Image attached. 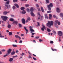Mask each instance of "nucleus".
<instances>
[{"instance_id": "2", "label": "nucleus", "mask_w": 63, "mask_h": 63, "mask_svg": "<svg viewBox=\"0 0 63 63\" xmlns=\"http://www.w3.org/2000/svg\"><path fill=\"white\" fill-rule=\"evenodd\" d=\"M30 11L31 12V15L32 16H34L35 15L33 12V11H34V8L32 7L30 9Z\"/></svg>"}, {"instance_id": "13", "label": "nucleus", "mask_w": 63, "mask_h": 63, "mask_svg": "<svg viewBox=\"0 0 63 63\" xmlns=\"http://www.w3.org/2000/svg\"><path fill=\"white\" fill-rule=\"evenodd\" d=\"M17 22L16 21H14L13 22V24H17Z\"/></svg>"}, {"instance_id": "3", "label": "nucleus", "mask_w": 63, "mask_h": 63, "mask_svg": "<svg viewBox=\"0 0 63 63\" xmlns=\"http://www.w3.org/2000/svg\"><path fill=\"white\" fill-rule=\"evenodd\" d=\"M51 7H53V5H52V3H51L49 5H48L47 6V7L48 9V10L50 11L51 10Z\"/></svg>"}, {"instance_id": "31", "label": "nucleus", "mask_w": 63, "mask_h": 63, "mask_svg": "<svg viewBox=\"0 0 63 63\" xmlns=\"http://www.w3.org/2000/svg\"><path fill=\"white\" fill-rule=\"evenodd\" d=\"M10 20L11 21H13L14 20L13 19V18H10Z\"/></svg>"}, {"instance_id": "22", "label": "nucleus", "mask_w": 63, "mask_h": 63, "mask_svg": "<svg viewBox=\"0 0 63 63\" xmlns=\"http://www.w3.org/2000/svg\"><path fill=\"white\" fill-rule=\"evenodd\" d=\"M45 17L46 18L48 19V17L47 16V14H46L45 15Z\"/></svg>"}, {"instance_id": "18", "label": "nucleus", "mask_w": 63, "mask_h": 63, "mask_svg": "<svg viewBox=\"0 0 63 63\" xmlns=\"http://www.w3.org/2000/svg\"><path fill=\"white\" fill-rule=\"evenodd\" d=\"M2 35L1 33V32H0V38H4V36H2V35Z\"/></svg>"}, {"instance_id": "44", "label": "nucleus", "mask_w": 63, "mask_h": 63, "mask_svg": "<svg viewBox=\"0 0 63 63\" xmlns=\"http://www.w3.org/2000/svg\"><path fill=\"white\" fill-rule=\"evenodd\" d=\"M1 51L2 52H4V51H6V50H5L4 49H3L2 50H1Z\"/></svg>"}, {"instance_id": "16", "label": "nucleus", "mask_w": 63, "mask_h": 63, "mask_svg": "<svg viewBox=\"0 0 63 63\" xmlns=\"http://www.w3.org/2000/svg\"><path fill=\"white\" fill-rule=\"evenodd\" d=\"M60 15L61 17H63V13H60Z\"/></svg>"}, {"instance_id": "21", "label": "nucleus", "mask_w": 63, "mask_h": 63, "mask_svg": "<svg viewBox=\"0 0 63 63\" xmlns=\"http://www.w3.org/2000/svg\"><path fill=\"white\" fill-rule=\"evenodd\" d=\"M22 13L23 14H26V12L24 10H23L22 12Z\"/></svg>"}, {"instance_id": "38", "label": "nucleus", "mask_w": 63, "mask_h": 63, "mask_svg": "<svg viewBox=\"0 0 63 63\" xmlns=\"http://www.w3.org/2000/svg\"><path fill=\"white\" fill-rule=\"evenodd\" d=\"M27 19L28 20H30V18L29 17H28L27 18Z\"/></svg>"}, {"instance_id": "54", "label": "nucleus", "mask_w": 63, "mask_h": 63, "mask_svg": "<svg viewBox=\"0 0 63 63\" xmlns=\"http://www.w3.org/2000/svg\"><path fill=\"white\" fill-rule=\"evenodd\" d=\"M37 23L38 24V26H40V23L39 22H37Z\"/></svg>"}, {"instance_id": "45", "label": "nucleus", "mask_w": 63, "mask_h": 63, "mask_svg": "<svg viewBox=\"0 0 63 63\" xmlns=\"http://www.w3.org/2000/svg\"><path fill=\"white\" fill-rule=\"evenodd\" d=\"M36 6L37 7V8H38L39 7V5L37 4H36Z\"/></svg>"}, {"instance_id": "46", "label": "nucleus", "mask_w": 63, "mask_h": 63, "mask_svg": "<svg viewBox=\"0 0 63 63\" xmlns=\"http://www.w3.org/2000/svg\"><path fill=\"white\" fill-rule=\"evenodd\" d=\"M32 58L34 60H37V59H36V58H35L34 57H33Z\"/></svg>"}, {"instance_id": "33", "label": "nucleus", "mask_w": 63, "mask_h": 63, "mask_svg": "<svg viewBox=\"0 0 63 63\" xmlns=\"http://www.w3.org/2000/svg\"><path fill=\"white\" fill-rule=\"evenodd\" d=\"M21 55H22V56H23V55H25V53H22V54H20Z\"/></svg>"}, {"instance_id": "32", "label": "nucleus", "mask_w": 63, "mask_h": 63, "mask_svg": "<svg viewBox=\"0 0 63 63\" xmlns=\"http://www.w3.org/2000/svg\"><path fill=\"white\" fill-rule=\"evenodd\" d=\"M6 4L8 5V4H9V3H10V1H7L6 2Z\"/></svg>"}, {"instance_id": "20", "label": "nucleus", "mask_w": 63, "mask_h": 63, "mask_svg": "<svg viewBox=\"0 0 63 63\" xmlns=\"http://www.w3.org/2000/svg\"><path fill=\"white\" fill-rule=\"evenodd\" d=\"M41 9L42 13H44V9H43V7H41Z\"/></svg>"}, {"instance_id": "30", "label": "nucleus", "mask_w": 63, "mask_h": 63, "mask_svg": "<svg viewBox=\"0 0 63 63\" xmlns=\"http://www.w3.org/2000/svg\"><path fill=\"white\" fill-rule=\"evenodd\" d=\"M17 57V56L16 55V56H12L13 58H16V57Z\"/></svg>"}, {"instance_id": "60", "label": "nucleus", "mask_w": 63, "mask_h": 63, "mask_svg": "<svg viewBox=\"0 0 63 63\" xmlns=\"http://www.w3.org/2000/svg\"><path fill=\"white\" fill-rule=\"evenodd\" d=\"M33 42H34L35 43H36V41H35V40H33Z\"/></svg>"}, {"instance_id": "41", "label": "nucleus", "mask_w": 63, "mask_h": 63, "mask_svg": "<svg viewBox=\"0 0 63 63\" xmlns=\"http://www.w3.org/2000/svg\"><path fill=\"white\" fill-rule=\"evenodd\" d=\"M14 2H17V0H13Z\"/></svg>"}, {"instance_id": "63", "label": "nucleus", "mask_w": 63, "mask_h": 63, "mask_svg": "<svg viewBox=\"0 0 63 63\" xmlns=\"http://www.w3.org/2000/svg\"><path fill=\"white\" fill-rule=\"evenodd\" d=\"M16 53H17L18 52V50H16Z\"/></svg>"}, {"instance_id": "8", "label": "nucleus", "mask_w": 63, "mask_h": 63, "mask_svg": "<svg viewBox=\"0 0 63 63\" xmlns=\"http://www.w3.org/2000/svg\"><path fill=\"white\" fill-rule=\"evenodd\" d=\"M56 10L57 13H60V10L58 8H56Z\"/></svg>"}, {"instance_id": "55", "label": "nucleus", "mask_w": 63, "mask_h": 63, "mask_svg": "<svg viewBox=\"0 0 63 63\" xmlns=\"http://www.w3.org/2000/svg\"><path fill=\"white\" fill-rule=\"evenodd\" d=\"M58 23L59 25H60V22H58Z\"/></svg>"}, {"instance_id": "35", "label": "nucleus", "mask_w": 63, "mask_h": 63, "mask_svg": "<svg viewBox=\"0 0 63 63\" xmlns=\"http://www.w3.org/2000/svg\"><path fill=\"white\" fill-rule=\"evenodd\" d=\"M19 26L20 27H22V26L20 24H18Z\"/></svg>"}, {"instance_id": "57", "label": "nucleus", "mask_w": 63, "mask_h": 63, "mask_svg": "<svg viewBox=\"0 0 63 63\" xmlns=\"http://www.w3.org/2000/svg\"><path fill=\"white\" fill-rule=\"evenodd\" d=\"M29 58H31V57L30 55H29Z\"/></svg>"}, {"instance_id": "52", "label": "nucleus", "mask_w": 63, "mask_h": 63, "mask_svg": "<svg viewBox=\"0 0 63 63\" xmlns=\"http://www.w3.org/2000/svg\"><path fill=\"white\" fill-rule=\"evenodd\" d=\"M37 14L38 15H39V16H41V15H40V13L39 12H38Z\"/></svg>"}, {"instance_id": "23", "label": "nucleus", "mask_w": 63, "mask_h": 63, "mask_svg": "<svg viewBox=\"0 0 63 63\" xmlns=\"http://www.w3.org/2000/svg\"><path fill=\"white\" fill-rule=\"evenodd\" d=\"M47 31H48V32H49L51 31V30H50V29H49L47 28Z\"/></svg>"}, {"instance_id": "27", "label": "nucleus", "mask_w": 63, "mask_h": 63, "mask_svg": "<svg viewBox=\"0 0 63 63\" xmlns=\"http://www.w3.org/2000/svg\"><path fill=\"white\" fill-rule=\"evenodd\" d=\"M12 46L13 47H17V46L16 45H13Z\"/></svg>"}, {"instance_id": "40", "label": "nucleus", "mask_w": 63, "mask_h": 63, "mask_svg": "<svg viewBox=\"0 0 63 63\" xmlns=\"http://www.w3.org/2000/svg\"><path fill=\"white\" fill-rule=\"evenodd\" d=\"M46 0L47 3H49V1L48 0Z\"/></svg>"}, {"instance_id": "9", "label": "nucleus", "mask_w": 63, "mask_h": 63, "mask_svg": "<svg viewBox=\"0 0 63 63\" xmlns=\"http://www.w3.org/2000/svg\"><path fill=\"white\" fill-rule=\"evenodd\" d=\"M11 51H12V49H10L8 50L7 51V52H8V54H9L11 52Z\"/></svg>"}, {"instance_id": "26", "label": "nucleus", "mask_w": 63, "mask_h": 63, "mask_svg": "<svg viewBox=\"0 0 63 63\" xmlns=\"http://www.w3.org/2000/svg\"><path fill=\"white\" fill-rule=\"evenodd\" d=\"M11 27V25H8V28H10Z\"/></svg>"}, {"instance_id": "6", "label": "nucleus", "mask_w": 63, "mask_h": 63, "mask_svg": "<svg viewBox=\"0 0 63 63\" xmlns=\"http://www.w3.org/2000/svg\"><path fill=\"white\" fill-rule=\"evenodd\" d=\"M58 21L57 20H56L55 21V26L56 28H58V25H57V23L58 22Z\"/></svg>"}, {"instance_id": "64", "label": "nucleus", "mask_w": 63, "mask_h": 63, "mask_svg": "<svg viewBox=\"0 0 63 63\" xmlns=\"http://www.w3.org/2000/svg\"><path fill=\"white\" fill-rule=\"evenodd\" d=\"M59 42H61V39H59Z\"/></svg>"}, {"instance_id": "29", "label": "nucleus", "mask_w": 63, "mask_h": 63, "mask_svg": "<svg viewBox=\"0 0 63 63\" xmlns=\"http://www.w3.org/2000/svg\"><path fill=\"white\" fill-rule=\"evenodd\" d=\"M15 53V52L14 51H13L11 53V54L12 55H14V54Z\"/></svg>"}, {"instance_id": "61", "label": "nucleus", "mask_w": 63, "mask_h": 63, "mask_svg": "<svg viewBox=\"0 0 63 63\" xmlns=\"http://www.w3.org/2000/svg\"><path fill=\"white\" fill-rule=\"evenodd\" d=\"M15 42H16V43H17V40H15Z\"/></svg>"}, {"instance_id": "5", "label": "nucleus", "mask_w": 63, "mask_h": 63, "mask_svg": "<svg viewBox=\"0 0 63 63\" xmlns=\"http://www.w3.org/2000/svg\"><path fill=\"white\" fill-rule=\"evenodd\" d=\"M29 28L30 29V31H31V33H33L34 32V30L33 29V27L32 26H30L29 27Z\"/></svg>"}, {"instance_id": "19", "label": "nucleus", "mask_w": 63, "mask_h": 63, "mask_svg": "<svg viewBox=\"0 0 63 63\" xmlns=\"http://www.w3.org/2000/svg\"><path fill=\"white\" fill-rule=\"evenodd\" d=\"M24 29L26 31H27L26 33H27V32H28V30H27V29H26V27H24Z\"/></svg>"}, {"instance_id": "28", "label": "nucleus", "mask_w": 63, "mask_h": 63, "mask_svg": "<svg viewBox=\"0 0 63 63\" xmlns=\"http://www.w3.org/2000/svg\"><path fill=\"white\" fill-rule=\"evenodd\" d=\"M53 17H54V18H56L57 19V17H56V16H55V15H53Z\"/></svg>"}, {"instance_id": "25", "label": "nucleus", "mask_w": 63, "mask_h": 63, "mask_svg": "<svg viewBox=\"0 0 63 63\" xmlns=\"http://www.w3.org/2000/svg\"><path fill=\"white\" fill-rule=\"evenodd\" d=\"M24 9L25 8L24 7H22L21 8V10H24Z\"/></svg>"}, {"instance_id": "42", "label": "nucleus", "mask_w": 63, "mask_h": 63, "mask_svg": "<svg viewBox=\"0 0 63 63\" xmlns=\"http://www.w3.org/2000/svg\"><path fill=\"white\" fill-rule=\"evenodd\" d=\"M30 10V9H29L27 8V11L28 12H29V11Z\"/></svg>"}, {"instance_id": "15", "label": "nucleus", "mask_w": 63, "mask_h": 63, "mask_svg": "<svg viewBox=\"0 0 63 63\" xmlns=\"http://www.w3.org/2000/svg\"><path fill=\"white\" fill-rule=\"evenodd\" d=\"M49 19H51V18H52V15L51 14H49Z\"/></svg>"}, {"instance_id": "12", "label": "nucleus", "mask_w": 63, "mask_h": 63, "mask_svg": "<svg viewBox=\"0 0 63 63\" xmlns=\"http://www.w3.org/2000/svg\"><path fill=\"white\" fill-rule=\"evenodd\" d=\"M13 60H14V59L13 58H11L9 59V61L10 62H12V61H13Z\"/></svg>"}, {"instance_id": "36", "label": "nucleus", "mask_w": 63, "mask_h": 63, "mask_svg": "<svg viewBox=\"0 0 63 63\" xmlns=\"http://www.w3.org/2000/svg\"><path fill=\"white\" fill-rule=\"evenodd\" d=\"M19 36L18 35H15V37L16 38H18V37H19Z\"/></svg>"}, {"instance_id": "37", "label": "nucleus", "mask_w": 63, "mask_h": 63, "mask_svg": "<svg viewBox=\"0 0 63 63\" xmlns=\"http://www.w3.org/2000/svg\"><path fill=\"white\" fill-rule=\"evenodd\" d=\"M42 26H43V28L44 29H45L46 28V27L43 24L42 25Z\"/></svg>"}, {"instance_id": "47", "label": "nucleus", "mask_w": 63, "mask_h": 63, "mask_svg": "<svg viewBox=\"0 0 63 63\" xmlns=\"http://www.w3.org/2000/svg\"><path fill=\"white\" fill-rule=\"evenodd\" d=\"M19 43L20 44H22V40H20L19 42Z\"/></svg>"}, {"instance_id": "17", "label": "nucleus", "mask_w": 63, "mask_h": 63, "mask_svg": "<svg viewBox=\"0 0 63 63\" xmlns=\"http://www.w3.org/2000/svg\"><path fill=\"white\" fill-rule=\"evenodd\" d=\"M5 6L7 7V8H9H9H11V6L9 5H8L6 4H5Z\"/></svg>"}, {"instance_id": "51", "label": "nucleus", "mask_w": 63, "mask_h": 63, "mask_svg": "<svg viewBox=\"0 0 63 63\" xmlns=\"http://www.w3.org/2000/svg\"><path fill=\"white\" fill-rule=\"evenodd\" d=\"M39 36H38L35 37V39H39Z\"/></svg>"}, {"instance_id": "59", "label": "nucleus", "mask_w": 63, "mask_h": 63, "mask_svg": "<svg viewBox=\"0 0 63 63\" xmlns=\"http://www.w3.org/2000/svg\"><path fill=\"white\" fill-rule=\"evenodd\" d=\"M18 38L19 40H20V39H21V37H20V36H19Z\"/></svg>"}, {"instance_id": "43", "label": "nucleus", "mask_w": 63, "mask_h": 63, "mask_svg": "<svg viewBox=\"0 0 63 63\" xmlns=\"http://www.w3.org/2000/svg\"><path fill=\"white\" fill-rule=\"evenodd\" d=\"M50 44H53V41H50Z\"/></svg>"}, {"instance_id": "50", "label": "nucleus", "mask_w": 63, "mask_h": 63, "mask_svg": "<svg viewBox=\"0 0 63 63\" xmlns=\"http://www.w3.org/2000/svg\"><path fill=\"white\" fill-rule=\"evenodd\" d=\"M51 11H47V13H51Z\"/></svg>"}, {"instance_id": "4", "label": "nucleus", "mask_w": 63, "mask_h": 63, "mask_svg": "<svg viewBox=\"0 0 63 63\" xmlns=\"http://www.w3.org/2000/svg\"><path fill=\"white\" fill-rule=\"evenodd\" d=\"M1 18L3 21H6L8 17H7V16H1Z\"/></svg>"}, {"instance_id": "10", "label": "nucleus", "mask_w": 63, "mask_h": 63, "mask_svg": "<svg viewBox=\"0 0 63 63\" xmlns=\"http://www.w3.org/2000/svg\"><path fill=\"white\" fill-rule=\"evenodd\" d=\"M22 21L23 23V24H25V20L24 19H22Z\"/></svg>"}, {"instance_id": "11", "label": "nucleus", "mask_w": 63, "mask_h": 63, "mask_svg": "<svg viewBox=\"0 0 63 63\" xmlns=\"http://www.w3.org/2000/svg\"><path fill=\"white\" fill-rule=\"evenodd\" d=\"M10 13V11H8V12H6V11H5L3 13V14L4 15H6L8 14V13Z\"/></svg>"}, {"instance_id": "48", "label": "nucleus", "mask_w": 63, "mask_h": 63, "mask_svg": "<svg viewBox=\"0 0 63 63\" xmlns=\"http://www.w3.org/2000/svg\"><path fill=\"white\" fill-rule=\"evenodd\" d=\"M37 9H38V11H40V8L37 7Z\"/></svg>"}, {"instance_id": "1", "label": "nucleus", "mask_w": 63, "mask_h": 63, "mask_svg": "<svg viewBox=\"0 0 63 63\" xmlns=\"http://www.w3.org/2000/svg\"><path fill=\"white\" fill-rule=\"evenodd\" d=\"M48 23L47 24V26L48 27H51V26L53 25V21H51L50 22L48 21Z\"/></svg>"}, {"instance_id": "53", "label": "nucleus", "mask_w": 63, "mask_h": 63, "mask_svg": "<svg viewBox=\"0 0 63 63\" xmlns=\"http://www.w3.org/2000/svg\"><path fill=\"white\" fill-rule=\"evenodd\" d=\"M39 42H42L43 41V40H41V39H39Z\"/></svg>"}, {"instance_id": "39", "label": "nucleus", "mask_w": 63, "mask_h": 63, "mask_svg": "<svg viewBox=\"0 0 63 63\" xmlns=\"http://www.w3.org/2000/svg\"><path fill=\"white\" fill-rule=\"evenodd\" d=\"M25 6L26 7H28L29 6V4H26L25 5Z\"/></svg>"}, {"instance_id": "14", "label": "nucleus", "mask_w": 63, "mask_h": 63, "mask_svg": "<svg viewBox=\"0 0 63 63\" xmlns=\"http://www.w3.org/2000/svg\"><path fill=\"white\" fill-rule=\"evenodd\" d=\"M14 5L15 6H16L17 8H19V6H18V5L17 4L15 3L14 4Z\"/></svg>"}, {"instance_id": "56", "label": "nucleus", "mask_w": 63, "mask_h": 63, "mask_svg": "<svg viewBox=\"0 0 63 63\" xmlns=\"http://www.w3.org/2000/svg\"><path fill=\"white\" fill-rule=\"evenodd\" d=\"M8 56V55H5L4 56V57H6V56Z\"/></svg>"}, {"instance_id": "24", "label": "nucleus", "mask_w": 63, "mask_h": 63, "mask_svg": "<svg viewBox=\"0 0 63 63\" xmlns=\"http://www.w3.org/2000/svg\"><path fill=\"white\" fill-rule=\"evenodd\" d=\"M13 34V33L12 32H9V35L10 36V35H12Z\"/></svg>"}, {"instance_id": "34", "label": "nucleus", "mask_w": 63, "mask_h": 63, "mask_svg": "<svg viewBox=\"0 0 63 63\" xmlns=\"http://www.w3.org/2000/svg\"><path fill=\"white\" fill-rule=\"evenodd\" d=\"M12 8L13 10H15V9H16V7H15V6H13L12 7Z\"/></svg>"}, {"instance_id": "49", "label": "nucleus", "mask_w": 63, "mask_h": 63, "mask_svg": "<svg viewBox=\"0 0 63 63\" xmlns=\"http://www.w3.org/2000/svg\"><path fill=\"white\" fill-rule=\"evenodd\" d=\"M41 29L42 30V31H44L45 30L44 29V28H41Z\"/></svg>"}, {"instance_id": "62", "label": "nucleus", "mask_w": 63, "mask_h": 63, "mask_svg": "<svg viewBox=\"0 0 63 63\" xmlns=\"http://www.w3.org/2000/svg\"><path fill=\"white\" fill-rule=\"evenodd\" d=\"M11 16L12 17H14V16L13 15H11Z\"/></svg>"}, {"instance_id": "58", "label": "nucleus", "mask_w": 63, "mask_h": 63, "mask_svg": "<svg viewBox=\"0 0 63 63\" xmlns=\"http://www.w3.org/2000/svg\"><path fill=\"white\" fill-rule=\"evenodd\" d=\"M53 33L54 34H56V32H55V31H54Z\"/></svg>"}, {"instance_id": "7", "label": "nucleus", "mask_w": 63, "mask_h": 63, "mask_svg": "<svg viewBox=\"0 0 63 63\" xmlns=\"http://www.w3.org/2000/svg\"><path fill=\"white\" fill-rule=\"evenodd\" d=\"M58 34L59 36H61L62 35V32L61 31H59L58 32Z\"/></svg>"}]
</instances>
